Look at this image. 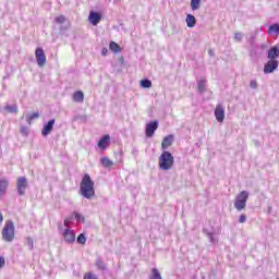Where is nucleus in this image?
Listing matches in <instances>:
<instances>
[{"label":"nucleus","instance_id":"obj_34","mask_svg":"<svg viewBox=\"0 0 279 279\" xmlns=\"http://www.w3.org/2000/svg\"><path fill=\"white\" fill-rule=\"evenodd\" d=\"M250 86L251 88H253V90H256V88H258V83L256 82V80H252L250 82Z\"/></svg>","mask_w":279,"mask_h":279},{"label":"nucleus","instance_id":"obj_21","mask_svg":"<svg viewBox=\"0 0 279 279\" xmlns=\"http://www.w3.org/2000/svg\"><path fill=\"white\" fill-rule=\"evenodd\" d=\"M202 8V0H191V10L195 12Z\"/></svg>","mask_w":279,"mask_h":279},{"label":"nucleus","instance_id":"obj_6","mask_svg":"<svg viewBox=\"0 0 279 279\" xmlns=\"http://www.w3.org/2000/svg\"><path fill=\"white\" fill-rule=\"evenodd\" d=\"M35 58L37 65L43 69L45 64H47V56L45 54V50L43 48H37L35 50Z\"/></svg>","mask_w":279,"mask_h":279},{"label":"nucleus","instance_id":"obj_23","mask_svg":"<svg viewBox=\"0 0 279 279\" xmlns=\"http://www.w3.org/2000/svg\"><path fill=\"white\" fill-rule=\"evenodd\" d=\"M109 49L111 51H113L114 53H120L121 51V46H119V44L114 43V41H111L110 45H109Z\"/></svg>","mask_w":279,"mask_h":279},{"label":"nucleus","instance_id":"obj_42","mask_svg":"<svg viewBox=\"0 0 279 279\" xmlns=\"http://www.w3.org/2000/svg\"><path fill=\"white\" fill-rule=\"evenodd\" d=\"M3 223V214L0 213V226Z\"/></svg>","mask_w":279,"mask_h":279},{"label":"nucleus","instance_id":"obj_9","mask_svg":"<svg viewBox=\"0 0 279 279\" xmlns=\"http://www.w3.org/2000/svg\"><path fill=\"white\" fill-rule=\"evenodd\" d=\"M63 240L65 241V243H75V231L71 230V229H64L61 232Z\"/></svg>","mask_w":279,"mask_h":279},{"label":"nucleus","instance_id":"obj_3","mask_svg":"<svg viewBox=\"0 0 279 279\" xmlns=\"http://www.w3.org/2000/svg\"><path fill=\"white\" fill-rule=\"evenodd\" d=\"M14 222L12 220H7L2 229V239L7 243H12L14 241Z\"/></svg>","mask_w":279,"mask_h":279},{"label":"nucleus","instance_id":"obj_26","mask_svg":"<svg viewBox=\"0 0 279 279\" xmlns=\"http://www.w3.org/2000/svg\"><path fill=\"white\" fill-rule=\"evenodd\" d=\"M149 279H162V276L160 275V271H158V269L153 268Z\"/></svg>","mask_w":279,"mask_h":279},{"label":"nucleus","instance_id":"obj_14","mask_svg":"<svg viewBox=\"0 0 279 279\" xmlns=\"http://www.w3.org/2000/svg\"><path fill=\"white\" fill-rule=\"evenodd\" d=\"M279 58V46H274L268 50V60H278Z\"/></svg>","mask_w":279,"mask_h":279},{"label":"nucleus","instance_id":"obj_10","mask_svg":"<svg viewBox=\"0 0 279 279\" xmlns=\"http://www.w3.org/2000/svg\"><path fill=\"white\" fill-rule=\"evenodd\" d=\"M56 125V119H51L48 121L47 124L44 125L41 130V135L43 136H49L51 132H53V126Z\"/></svg>","mask_w":279,"mask_h":279},{"label":"nucleus","instance_id":"obj_40","mask_svg":"<svg viewBox=\"0 0 279 279\" xmlns=\"http://www.w3.org/2000/svg\"><path fill=\"white\" fill-rule=\"evenodd\" d=\"M209 241L211 242V243H215V236L213 235V233H209Z\"/></svg>","mask_w":279,"mask_h":279},{"label":"nucleus","instance_id":"obj_19","mask_svg":"<svg viewBox=\"0 0 279 279\" xmlns=\"http://www.w3.org/2000/svg\"><path fill=\"white\" fill-rule=\"evenodd\" d=\"M73 101L82 104L84 101V93L78 90L73 94Z\"/></svg>","mask_w":279,"mask_h":279},{"label":"nucleus","instance_id":"obj_35","mask_svg":"<svg viewBox=\"0 0 279 279\" xmlns=\"http://www.w3.org/2000/svg\"><path fill=\"white\" fill-rule=\"evenodd\" d=\"M247 221V216L245 214H242L239 218V223H245Z\"/></svg>","mask_w":279,"mask_h":279},{"label":"nucleus","instance_id":"obj_8","mask_svg":"<svg viewBox=\"0 0 279 279\" xmlns=\"http://www.w3.org/2000/svg\"><path fill=\"white\" fill-rule=\"evenodd\" d=\"M214 114L218 123H223L226 119V109L223 108V106L217 105Z\"/></svg>","mask_w":279,"mask_h":279},{"label":"nucleus","instance_id":"obj_11","mask_svg":"<svg viewBox=\"0 0 279 279\" xmlns=\"http://www.w3.org/2000/svg\"><path fill=\"white\" fill-rule=\"evenodd\" d=\"M158 130V121H153L146 125V136L151 138L156 131Z\"/></svg>","mask_w":279,"mask_h":279},{"label":"nucleus","instance_id":"obj_12","mask_svg":"<svg viewBox=\"0 0 279 279\" xmlns=\"http://www.w3.org/2000/svg\"><path fill=\"white\" fill-rule=\"evenodd\" d=\"M88 21L92 25H99L101 23V15L99 12L90 11Z\"/></svg>","mask_w":279,"mask_h":279},{"label":"nucleus","instance_id":"obj_38","mask_svg":"<svg viewBox=\"0 0 279 279\" xmlns=\"http://www.w3.org/2000/svg\"><path fill=\"white\" fill-rule=\"evenodd\" d=\"M21 132H22L25 136H27V128H26V126H22V128H21Z\"/></svg>","mask_w":279,"mask_h":279},{"label":"nucleus","instance_id":"obj_7","mask_svg":"<svg viewBox=\"0 0 279 279\" xmlns=\"http://www.w3.org/2000/svg\"><path fill=\"white\" fill-rule=\"evenodd\" d=\"M279 66L278 60L269 59L264 65V73L267 75L274 73Z\"/></svg>","mask_w":279,"mask_h":279},{"label":"nucleus","instance_id":"obj_20","mask_svg":"<svg viewBox=\"0 0 279 279\" xmlns=\"http://www.w3.org/2000/svg\"><path fill=\"white\" fill-rule=\"evenodd\" d=\"M100 160H101L102 167H105L106 169H110V167L114 165V162L110 160V158L108 157H102Z\"/></svg>","mask_w":279,"mask_h":279},{"label":"nucleus","instance_id":"obj_33","mask_svg":"<svg viewBox=\"0 0 279 279\" xmlns=\"http://www.w3.org/2000/svg\"><path fill=\"white\" fill-rule=\"evenodd\" d=\"M28 250H34V239L26 238Z\"/></svg>","mask_w":279,"mask_h":279},{"label":"nucleus","instance_id":"obj_30","mask_svg":"<svg viewBox=\"0 0 279 279\" xmlns=\"http://www.w3.org/2000/svg\"><path fill=\"white\" fill-rule=\"evenodd\" d=\"M71 219H72L71 217L64 219L63 226L65 230H71Z\"/></svg>","mask_w":279,"mask_h":279},{"label":"nucleus","instance_id":"obj_27","mask_svg":"<svg viewBox=\"0 0 279 279\" xmlns=\"http://www.w3.org/2000/svg\"><path fill=\"white\" fill-rule=\"evenodd\" d=\"M38 117H40V113L34 112L27 117L26 121L29 125H32V121H34V119H38Z\"/></svg>","mask_w":279,"mask_h":279},{"label":"nucleus","instance_id":"obj_31","mask_svg":"<svg viewBox=\"0 0 279 279\" xmlns=\"http://www.w3.org/2000/svg\"><path fill=\"white\" fill-rule=\"evenodd\" d=\"M56 23H58L59 25H62V23H64V21H66V17H64V15H59L54 19Z\"/></svg>","mask_w":279,"mask_h":279},{"label":"nucleus","instance_id":"obj_15","mask_svg":"<svg viewBox=\"0 0 279 279\" xmlns=\"http://www.w3.org/2000/svg\"><path fill=\"white\" fill-rule=\"evenodd\" d=\"M2 112L9 113V114H17L19 113V106H16V104H14V105H7L2 109Z\"/></svg>","mask_w":279,"mask_h":279},{"label":"nucleus","instance_id":"obj_41","mask_svg":"<svg viewBox=\"0 0 279 279\" xmlns=\"http://www.w3.org/2000/svg\"><path fill=\"white\" fill-rule=\"evenodd\" d=\"M101 54H102V56H108V50H107V48H102Z\"/></svg>","mask_w":279,"mask_h":279},{"label":"nucleus","instance_id":"obj_17","mask_svg":"<svg viewBox=\"0 0 279 279\" xmlns=\"http://www.w3.org/2000/svg\"><path fill=\"white\" fill-rule=\"evenodd\" d=\"M185 23L187 27L193 28L195 25H197V19H195V15L189 13L185 17Z\"/></svg>","mask_w":279,"mask_h":279},{"label":"nucleus","instance_id":"obj_4","mask_svg":"<svg viewBox=\"0 0 279 279\" xmlns=\"http://www.w3.org/2000/svg\"><path fill=\"white\" fill-rule=\"evenodd\" d=\"M247 199H250L248 191H242L240 194H238L234 201L235 210L239 213H241V210H245L247 206Z\"/></svg>","mask_w":279,"mask_h":279},{"label":"nucleus","instance_id":"obj_39","mask_svg":"<svg viewBox=\"0 0 279 279\" xmlns=\"http://www.w3.org/2000/svg\"><path fill=\"white\" fill-rule=\"evenodd\" d=\"M208 56H210V58H215V50L209 49L208 50Z\"/></svg>","mask_w":279,"mask_h":279},{"label":"nucleus","instance_id":"obj_1","mask_svg":"<svg viewBox=\"0 0 279 279\" xmlns=\"http://www.w3.org/2000/svg\"><path fill=\"white\" fill-rule=\"evenodd\" d=\"M80 193L85 199L95 197V182L89 174H85L81 182Z\"/></svg>","mask_w":279,"mask_h":279},{"label":"nucleus","instance_id":"obj_32","mask_svg":"<svg viewBox=\"0 0 279 279\" xmlns=\"http://www.w3.org/2000/svg\"><path fill=\"white\" fill-rule=\"evenodd\" d=\"M235 43H241L243 40V33H234Z\"/></svg>","mask_w":279,"mask_h":279},{"label":"nucleus","instance_id":"obj_36","mask_svg":"<svg viewBox=\"0 0 279 279\" xmlns=\"http://www.w3.org/2000/svg\"><path fill=\"white\" fill-rule=\"evenodd\" d=\"M84 279H98L93 272H87L84 276Z\"/></svg>","mask_w":279,"mask_h":279},{"label":"nucleus","instance_id":"obj_25","mask_svg":"<svg viewBox=\"0 0 279 279\" xmlns=\"http://www.w3.org/2000/svg\"><path fill=\"white\" fill-rule=\"evenodd\" d=\"M142 88H151V82L148 78H144L140 82Z\"/></svg>","mask_w":279,"mask_h":279},{"label":"nucleus","instance_id":"obj_13","mask_svg":"<svg viewBox=\"0 0 279 279\" xmlns=\"http://www.w3.org/2000/svg\"><path fill=\"white\" fill-rule=\"evenodd\" d=\"M108 145H110V135H104L98 141V148H100L101 151H106V149L108 148Z\"/></svg>","mask_w":279,"mask_h":279},{"label":"nucleus","instance_id":"obj_18","mask_svg":"<svg viewBox=\"0 0 279 279\" xmlns=\"http://www.w3.org/2000/svg\"><path fill=\"white\" fill-rule=\"evenodd\" d=\"M95 266L100 271H106V269H107L106 262L104 259H101V257L96 258Z\"/></svg>","mask_w":279,"mask_h":279},{"label":"nucleus","instance_id":"obj_24","mask_svg":"<svg viewBox=\"0 0 279 279\" xmlns=\"http://www.w3.org/2000/svg\"><path fill=\"white\" fill-rule=\"evenodd\" d=\"M197 89H198V93H201V95L206 93V81L205 80H201L198 82Z\"/></svg>","mask_w":279,"mask_h":279},{"label":"nucleus","instance_id":"obj_2","mask_svg":"<svg viewBox=\"0 0 279 279\" xmlns=\"http://www.w3.org/2000/svg\"><path fill=\"white\" fill-rule=\"evenodd\" d=\"M174 162L175 159L173 158V155L167 150H163V153L159 156L158 167L161 171H170V169H173Z\"/></svg>","mask_w":279,"mask_h":279},{"label":"nucleus","instance_id":"obj_28","mask_svg":"<svg viewBox=\"0 0 279 279\" xmlns=\"http://www.w3.org/2000/svg\"><path fill=\"white\" fill-rule=\"evenodd\" d=\"M76 242L80 244V245H86V235L84 233H81L77 239H76Z\"/></svg>","mask_w":279,"mask_h":279},{"label":"nucleus","instance_id":"obj_37","mask_svg":"<svg viewBox=\"0 0 279 279\" xmlns=\"http://www.w3.org/2000/svg\"><path fill=\"white\" fill-rule=\"evenodd\" d=\"M5 266V259L3 257H0V269Z\"/></svg>","mask_w":279,"mask_h":279},{"label":"nucleus","instance_id":"obj_22","mask_svg":"<svg viewBox=\"0 0 279 279\" xmlns=\"http://www.w3.org/2000/svg\"><path fill=\"white\" fill-rule=\"evenodd\" d=\"M268 34L279 36V24H272L269 26Z\"/></svg>","mask_w":279,"mask_h":279},{"label":"nucleus","instance_id":"obj_16","mask_svg":"<svg viewBox=\"0 0 279 279\" xmlns=\"http://www.w3.org/2000/svg\"><path fill=\"white\" fill-rule=\"evenodd\" d=\"M173 145V135H168L163 138L161 143V148L165 150L169 149Z\"/></svg>","mask_w":279,"mask_h":279},{"label":"nucleus","instance_id":"obj_5","mask_svg":"<svg viewBox=\"0 0 279 279\" xmlns=\"http://www.w3.org/2000/svg\"><path fill=\"white\" fill-rule=\"evenodd\" d=\"M29 189V181L25 177H20L16 180V192L21 197L25 196Z\"/></svg>","mask_w":279,"mask_h":279},{"label":"nucleus","instance_id":"obj_29","mask_svg":"<svg viewBox=\"0 0 279 279\" xmlns=\"http://www.w3.org/2000/svg\"><path fill=\"white\" fill-rule=\"evenodd\" d=\"M74 219H76V221H82V223L85 221L84 216L77 211H74Z\"/></svg>","mask_w":279,"mask_h":279}]
</instances>
